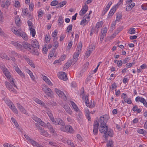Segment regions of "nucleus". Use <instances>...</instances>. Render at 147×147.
Masks as SVG:
<instances>
[{
    "mask_svg": "<svg viewBox=\"0 0 147 147\" xmlns=\"http://www.w3.org/2000/svg\"><path fill=\"white\" fill-rule=\"evenodd\" d=\"M109 117L108 115H105L100 116L99 120H98V118H96V121H94L93 125V133L94 135H96L97 134L99 125V122L100 124V127H103V125H106Z\"/></svg>",
    "mask_w": 147,
    "mask_h": 147,
    "instance_id": "nucleus-1",
    "label": "nucleus"
},
{
    "mask_svg": "<svg viewBox=\"0 0 147 147\" xmlns=\"http://www.w3.org/2000/svg\"><path fill=\"white\" fill-rule=\"evenodd\" d=\"M88 9V6L87 5H84L81 11L80 12V14L81 16H82L87 11Z\"/></svg>",
    "mask_w": 147,
    "mask_h": 147,
    "instance_id": "nucleus-16",
    "label": "nucleus"
},
{
    "mask_svg": "<svg viewBox=\"0 0 147 147\" xmlns=\"http://www.w3.org/2000/svg\"><path fill=\"white\" fill-rule=\"evenodd\" d=\"M38 130H39V132H40V133L41 135L45 131L44 129L43 128L41 127H40V126L38 127Z\"/></svg>",
    "mask_w": 147,
    "mask_h": 147,
    "instance_id": "nucleus-55",
    "label": "nucleus"
},
{
    "mask_svg": "<svg viewBox=\"0 0 147 147\" xmlns=\"http://www.w3.org/2000/svg\"><path fill=\"white\" fill-rule=\"evenodd\" d=\"M112 4V2L111 1L109 2L108 4L106 5V7L105 9L104 10V11H105V12H107L110 6Z\"/></svg>",
    "mask_w": 147,
    "mask_h": 147,
    "instance_id": "nucleus-31",
    "label": "nucleus"
},
{
    "mask_svg": "<svg viewBox=\"0 0 147 147\" xmlns=\"http://www.w3.org/2000/svg\"><path fill=\"white\" fill-rule=\"evenodd\" d=\"M128 32L130 34H134L135 33V29L133 28H130Z\"/></svg>",
    "mask_w": 147,
    "mask_h": 147,
    "instance_id": "nucleus-37",
    "label": "nucleus"
},
{
    "mask_svg": "<svg viewBox=\"0 0 147 147\" xmlns=\"http://www.w3.org/2000/svg\"><path fill=\"white\" fill-rule=\"evenodd\" d=\"M34 100L37 103L40 105L42 106H44L45 105V103L41 100L38 99L37 98H34Z\"/></svg>",
    "mask_w": 147,
    "mask_h": 147,
    "instance_id": "nucleus-20",
    "label": "nucleus"
},
{
    "mask_svg": "<svg viewBox=\"0 0 147 147\" xmlns=\"http://www.w3.org/2000/svg\"><path fill=\"white\" fill-rule=\"evenodd\" d=\"M34 6V4L33 3H31L30 4L29 8L30 11H32L33 10Z\"/></svg>",
    "mask_w": 147,
    "mask_h": 147,
    "instance_id": "nucleus-63",
    "label": "nucleus"
},
{
    "mask_svg": "<svg viewBox=\"0 0 147 147\" xmlns=\"http://www.w3.org/2000/svg\"><path fill=\"white\" fill-rule=\"evenodd\" d=\"M28 50L32 54L35 55H38L39 53L38 51L34 49V48L32 49L31 45L27 42H24L22 44V47Z\"/></svg>",
    "mask_w": 147,
    "mask_h": 147,
    "instance_id": "nucleus-2",
    "label": "nucleus"
},
{
    "mask_svg": "<svg viewBox=\"0 0 147 147\" xmlns=\"http://www.w3.org/2000/svg\"><path fill=\"white\" fill-rule=\"evenodd\" d=\"M66 3V2L65 1L61 2L58 6V7H62Z\"/></svg>",
    "mask_w": 147,
    "mask_h": 147,
    "instance_id": "nucleus-47",
    "label": "nucleus"
},
{
    "mask_svg": "<svg viewBox=\"0 0 147 147\" xmlns=\"http://www.w3.org/2000/svg\"><path fill=\"white\" fill-rule=\"evenodd\" d=\"M50 38L48 36L46 35L45 37V42L46 43H48L50 41Z\"/></svg>",
    "mask_w": 147,
    "mask_h": 147,
    "instance_id": "nucleus-64",
    "label": "nucleus"
},
{
    "mask_svg": "<svg viewBox=\"0 0 147 147\" xmlns=\"http://www.w3.org/2000/svg\"><path fill=\"white\" fill-rule=\"evenodd\" d=\"M66 142L67 144L69 145H70L71 147H74V145L73 143L71 142V141L70 140H67L65 141Z\"/></svg>",
    "mask_w": 147,
    "mask_h": 147,
    "instance_id": "nucleus-45",
    "label": "nucleus"
},
{
    "mask_svg": "<svg viewBox=\"0 0 147 147\" xmlns=\"http://www.w3.org/2000/svg\"><path fill=\"white\" fill-rule=\"evenodd\" d=\"M127 95L125 94L124 93H123L121 95V97L123 99L124 101H125V102H126L127 99Z\"/></svg>",
    "mask_w": 147,
    "mask_h": 147,
    "instance_id": "nucleus-44",
    "label": "nucleus"
},
{
    "mask_svg": "<svg viewBox=\"0 0 147 147\" xmlns=\"http://www.w3.org/2000/svg\"><path fill=\"white\" fill-rule=\"evenodd\" d=\"M101 129H99V131L101 133L105 134L107 133L108 130V127L106 125H103V127H100Z\"/></svg>",
    "mask_w": 147,
    "mask_h": 147,
    "instance_id": "nucleus-10",
    "label": "nucleus"
},
{
    "mask_svg": "<svg viewBox=\"0 0 147 147\" xmlns=\"http://www.w3.org/2000/svg\"><path fill=\"white\" fill-rule=\"evenodd\" d=\"M20 20V18L18 16H16L15 18V21L16 24L17 26H19V25Z\"/></svg>",
    "mask_w": 147,
    "mask_h": 147,
    "instance_id": "nucleus-26",
    "label": "nucleus"
},
{
    "mask_svg": "<svg viewBox=\"0 0 147 147\" xmlns=\"http://www.w3.org/2000/svg\"><path fill=\"white\" fill-rule=\"evenodd\" d=\"M7 88L11 92H16V90L13 88L14 86L11 85L9 83L7 82H5V83Z\"/></svg>",
    "mask_w": 147,
    "mask_h": 147,
    "instance_id": "nucleus-7",
    "label": "nucleus"
},
{
    "mask_svg": "<svg viewBox=\"0 0 147 147\" xmlns=\"http://www.w3.org/2000/svg\"><path fill=\"white\" fill-rule=\"evenodd\" d=\"M27 23L29 27V29L32 28L33 26V25L32 22L30 20H28L27 21Z\"/></svg>",
    "mask_w": 147,
    "mask_h": 147,
    "instance_id": "nucleus-57",
    "label": "nucleus"
},
{
    "mask_svg": "<svg viewBox=\"0 0 147 147\" xmlns=\"http://www.w3.org/2000/svg\"><path fill=\"white\" fill-rule=\"evenodd\" d=\"M55 91L59 97L63 98L64 100L66 99V96L62 91L57 88L55 89Z\"/></svg>",
    "mask_w": 147,
    "mask_h": 147,
    "instance_id": "nucleus-6",
    "label": "nucleus"
},
{
    "mask_svg": "<svg viewBox=\"0 0 147 147\" xmlns=\"http://www.w3.org/2000/svg\"><path fill=\"white\" fill-rule=\"evenodd\" d=\"M29 29L30 31V33L32 35V36L34 37L35 36L36 34L35 30L32 28H30Z\"/></svg>",
    "mask_w": 147,
    "mask_h": 147,
    "instance_id": "nucleus-39",
    "label": "nucleus"
},
{
    "mask_svg": "<svg viewBox=\"0 0 147 147\" xmlns=\"http://www.w3.org/2000/svg\"><path fill=\"white\" fill-rule=\"evenodd\" d=\"M72 25L71 24H70L69 25L67 28L66 31L67 32H69L70 31L72 30Z\"/></svg>",
    "mask_w": 147,
    "mask_h": 147,
    "instance_id": "nucleus-53",
    "label": "nucleus"
},
{
    "mask_svg": "<svg viewBox=\"0 0 147 147\" xmlns=\"http://www.w3.org/2000/svg\"><path fill=\"white\" fill-rule=\"evenodd\" d=\"M92 52L91 51H90V50L88 49L85 53V55L86 57V58H88L90 56V53Z\"/></svg>",
    "mask_w": 147,
    "mask_h": 147,
    "instance_id": "nucleus-46",
    "label": "nucleus"
},
{
    "mask_svg": "<svg viewBox=\"0 0 147 147\" xmlns=\"http://www.w3.org/2000/svg\"><path fill=\"white\" fill-rule=\"evenodd\" d=\"M32 119L34 120L38 123L40 121L41 119L39 118L36 117L34 116L32 117Z\"/></svg>",
    "mask_w": 147,
    "mask_h": 147,
    "instance_id": "nucleus-49",
    "label": "nucleus"
},
{
    "mask_svg": "<svg viewBox=\"0 0 147 147\" xmlns=\"http://www.w3.org/2000/svg\"><path fill=\"white\" fill-rule=\"evenodd\" d=\"M29 142L33 146H35L36 147H37L39 144L37 142L32 139L29 141Z\"/></svg>",
    "mask_w": 147,
    "mask_h": 147,
    "instance_id": "nucleus-23",
    "label": "nucleus"
},
{
    "mask_svg": "<svg viewBox=\"0 0 147 147\" xmlns=\"http://www.w3.org/2000/svg\"><path fill=\"white\" fill-rule=\"evenodd\" d=\"M58 1L57 0H54L52 1L51 3V5L52 6H55L57 5Z\"/></svg>",
    "mask_w": 147,
    "mask_h": 147,
    "instance_id": "nucleus-51",
    "label": "nucleus"
},
{
    "mask_svg": "<svg viewBox=\"0 0 147 147\" xmlns=\"http://www.w3.org/2000/svg\"><path fill=\"white\" fill-rule=\"evenodd\" d=\"M121 14H118L117 16L115 22L118 21V22L121 18Z\"/></svg>",
    "mask_w": 147,
    "mask_h": 147,
    "instance_id": "nucleus-48",
    "label": "nucleus"
},
{
    "mask_svg": "<svg viewBox=\"0 0 147 147\" xmlns=\"http://www.w3.org/2000/svg\"><path fill=\"white\" fill-rule=\"evenodd\" d=\"M22 12H23V15L24 16H26L28 13V9L26 8H25L24 9L22 10Z\"/></svg>",
    "mask_w": 147,
    "mask_h": 147,
    "instance_id": "nucleus-41",
    "label": "nucleus"
},
{
    "mask_svg": "<svg viewBox=\"0 0 147 147\" xmlns=\"http://www.w3.org/2000/svg\"><path fill=\"white\" fill-rule=\"evenodd\" d=\"M44 92L49 96L53 97V92L51 89L49 88L47 86L43 85L42 87Z\"/></svg>",
    "mask_w": 147,
    "mask_h": 147,
    "instance_id": "nucleus-3",
    "label": "nucleus"
},
{
    "mask_svg": "<svg viewBox=\"0 0 147 147\" xmlns=\"http://www.w3.org/2000/svg\"><path fill=\"white\" fill-rule=\"evenodd\" d=\"M31 47L32 49L34 48V49L38 51V49H39V45L38 42L35 39H34L31 41Z\"/></svg>",
    "mask_w": 147,
    "mask_h": 147,
    "instance_id": "nucleus-5",
    "label": "nucleus"
},
{
    "mask_svg": "<svg viewBox=\"0 0 147 147\" xmlns=\"http://www.w3.org/2000/svg\"><path fill=\"white\" fill-rule=\"evenodd\" d=\"M63 107L64 108L65 111L69 114L71 115L72 113V112L70 108L68 105H64Z\"/></svg>",
    "mask_w": 147,
    "mask_h": 147,
    "instance_id": "nucleus-18",
    "label": "nucleus"
},
{
    "mask_svg": "<svg viewBox=\"0 0 147 147\" xmlns=\"http://www.w3.org/2000/svg\"><path fill=\"white\" fill-rule=\"evenodd\" d=\"M45 81L46 82L47 84L51 86H52L53 85L52 82H51V81H50V80L48 78H47V79Z\"/></svg>",
    "mask_w": 147,
    "mask_h": 147,
    "instance_id": "nucleus-60",
    "label": "nucleus"
},
{
    "mask_svg": "<svg viewBox=\"0 0 147 147\" xmlns=\"http://www.w3.org/2000/svg\"><path fill=\"white\" fill-rule=\"evenodd\" d=\"M141 7L143 10H147V5H141Z\"/></svg>",
    "mask_w": 147,
    "mask_h": 147,
    "instance_id": "nucleus-62",
    "label": "nucleus"
},
{
    "mask_svg": "<svg viewBox=\"0 0 147 147\" xmlns=\"http://www.w3.org/2000/svg\"><path fill=\"white\" fill-rule=\"evenodd\" d=\"M116 6L117 5L113 6L112 8L111 9L108 16V18H110L113 16V13L116 10Z\"/></svg>",
    "mask_w": 147,
    "mask_h": 147,
    "instance_id": "nucleus-15",
    "label": "nucleus"
},
{
    "mask_svg": "<svg viewBox=\"0 0 147 147\" xmlns=\"http://www.w3.org/2000/svg\"><path fill=\"white\" fill-rule=\"evenodd\" d=\"M41 135L46 137H48L49 135L48 133L45 130L43 132Z\"/></svg>",
    "mask_w": 147,
    "mask_h": 147,
    "instance_id": "nucleus-58",
    "label": "nucleus"
},
{
    "mask_svg": "<svg viewBox=\"0 0 147 147\" xmlns=\"http://www.w3.org/2000/svg\"><path fill=\"white\" fill-rule=\"evenodd\" d=\"M72 63L71 61H69L65 65V67L66 68H68Z\"/></svg>",
    "mask_w": 147,
    "mask_h": 147,
    "instance_id": "nucleus-43",
    "label": "nucleus"
},
{
    "mask_svg": "<svg viewBox=\"0 0 147 147\" xmlns=\"http://www.w3.org/2000/svg\"><path fill=\"white\" fill-rule=\"evenodd\" d=\"M144 100V98H143L139 96L135 98V101L136 102H138L139 101L141 103L143 102Z\"/></svg>",
    "mask_w": 147,
    "mask_h": 147,
    "instance_id": "nucleus-21",
    "label": "nucleus"
},
{
    "mask_svg": "<svg viewBox=\"0 0 147 147\" xmlns=\"http://www.w3.org/2000/svg\"><path fill=\"white\" fill-rule=\"evenodd\" d=\"M70 103L73 107L74 110L76 111H78V108L76 105L72 101H70Z\"/></svg>",
    "mask_w": 147,
    "mask_h": 147,
    "instance_id": "nucleus-22",
    "label": "nucleus"
},
{
    "mask_svg": "<svg viewBox=\"0 0 147 147\" xmlns=\"http://www.w3.org/2000/svg\"><path fill=\"white\" fill-rule=\"evenodd\" d=\"M5 102L9 106H10L11 105L13 104V103L10 100L6 99L5 100Z\"/></svg>",
    "mask_w": 147,
    "mask_h": 147,
    "instance_id": "nucleus-52",
    "label": "nucleus"
},
{
    "mask_svg": "<svg viewBox=\"0 0 147 147\" xmlns=\"http://www.w3.org/2000/svg\"><path fill=\"white\" fill-rule=\"evenodd\" d=\"M89 19L90 17L88 16H87L86 15H85L84 16V19H83L81 21L80 24H82L84 23H85L86 22V18Z\"/></svg>",
    "mask_w": 147,
    "mask_h": 147,
    "instance_id": "nucleus-32",
    "label": "nucleus"
},
{
    "mask_svg": "<svg viewBox=\"0 0 147 147\" xmlns=\"http://www.w3.org/2000/svg\"><path fill=\"white\" fill-rule=\"evenodd\" d=\"M88 95H87L86 96L85 99V104L87 107L92 108L95 106V103L94 101H93V103L91 102V105H89V102L88 100Z\"/></svg>",
    "mask_w": 147,
    "mask_h": 147,
    "instance_id": "nucleus-8",
    "label": "nucleus"
},
{
    "mask_svg": "<svg viewBox=\"0 0 147 147\" xmlns=\"http://www.w3.org/2000/svg\"><path fill=\"white\" fill-rule=\"evenodd\" d=\"M0 57L3 59H6L7 60H9V58L7 55L5 53H2L0 55Z\"/></svg>",
    "mask_w": 147,
    "mask_h": 147,
    "instance_id": "nucleus-24",
    "label": "nucleus"
},
{
    "mask_svg": "<svg viewBox=\"0 0 147 147\" xmlns=\"http://www.w3.org/2000/svg\"><path fill=\"white\" fill-rule=\"evenodd\" d=\"M58 23L60 25L62 24L63 23V17L61 16H60L58 19Z\"/></svg>",
    "mask_w": 147,
    "mask_h": 147,
    "instance_id": "nucleus-54",
    "label": "nucleus"
},
{
    "mask_svg": "<svg viewBox=\"0 0 147 147\" xmlns=\"http://www.w3.org/2000/svg\"><path fill=\"white\" fill-rule=\"evenodd\" d=\"M54 42V48L53 49L55 50L58 46L59 43L57 41H55Z\"/></svg>",
    "mask_w": 147,
    "mask_h": 147,
    "instance_id": "nucleus-50",
    "label": "nucleus"
},
{
    "mask_svg": "<svg viewBox=\"0 0 147 147\" xmlns=\"http://www.w3.org/2000/svg\"><path fill=\"white\" fill-rule=\"evenodd\" d=\"M11 120L12 122L16 126V127H17L19 126V125L17 122L16 121V120L13 117L11 118Z\"/></svg>",
    "mask_w": 147,
    "mask_h": 147,
    "instance_id": "nucleus-42",
    "label": "nucleus"
},
{
    "mask_svg": "<svg viewBox=\"0 0 147 147\" xmlns=\"http://www.w3.org/2000/svg\"><path fill=\"white\" fill-rule=\"evenodd\" d=\"M24 58L30 66L34 68L35 67L32 61L30 60L29 58L27 57L26 56H24Z\"/></svg>",
    "mask_w": 147,
    "mask_h": 147,
    "instance_id": "nucleus-17",
    "label": "nucleus"
},
{
    "mask_svg": "<svg viewBox=\"0 0 147 147\" xmlns=\"http://www.w3.org/2000/svg\"><path fill=\"white\" fill-rule=\"evenodd\" d=\"M137 132L140 134H145V135L146 134V131L140 129H138L137 130Z\"/></svg>",
    "mask_w": 147,
    "mask_h": 147,
    "instance_id": "nucleus-28",
    "label": "nucleus"
},
{
    "mask_svg": "<svg viewBox=\"0 0 147 147\" xmlns=\"http://www.w3.org/2000/svg\"><path fill=\"white\" fill-rule=\"evenodd\" d=\"M80 53L79 52H76L74 54L73 57V59L75 60V62L77 60Z\"/></svg>",
    "mask_w": 147,
    "mask_h": 147,
    "instance_id": "nucleus-25",
    "label": "nucleus"
},
{
    "mask_svg": "<svg viewBox=\"0 0 147 147\" xmlns=\"http://www.w3.org/2000/svg\"><path fill=\"white\" fill-rule=\"evenodd\" d=\"M46 113L48 114L49 116L50 120L52 119H53V117L52 113H51V112L49 110H47L46 111Z\"/></svg>",
    "mask_w": 147,
    "mask_h": 147,
    "instance_id": "nucleus-33",
    "label": "nucleus"
},
{
    "mask_svg": "<svg viewBox=\"0 0 147 147\" xmlns=\"http://www.w3.org/2000/svg\"><path fill=\"white\" fill-rule=\"evenodd\" d=\"M19 36L22 37L25 40H27L28 39L27 35L24 32L19 33Z\"/></svg>",
    "mask_w": 147,
    "mask_h": 147,
    "instance_id": "nucleus-19",
    "label": "nucleus"
},
{
    "mask_svg": "<svg viewBox=\"0 0 147 147\" xmlns=\"http://www.w3.org/2000/svg\"><path fill=\"white\" fill-rule=\"evenodd\" d=\"M14 68L16 71L22 77H24L25 75L19 68L18 66H14Z\"/></svg>",
    "mask_w": 147,
    "mask_h": 147,
    "instance_id": "nucleus-13",
    "label": "nucleus"
},
{
    "mask_svg": "<svg viewBox=\"0 0 147 147\" xmlns=\"http://www.w3.org/2000/svg\"><path fill=\"white\" fill-rule=\"evenodd\" d=\"M57 121L55 123V124L59 125H61V126H63L65 125V123L63 121L59 118H57V119L56 120Z\"/></svg>",
    "mask_w": 147,
    "mask_h": 147,
    "instance_id": "nucleus-12",
    "label": "nucleus"
},
{
    "mask_svg": "<svg viewBox=\"0 0 147 147\" xmlns=\"http://www.w3.org/2000/svg\"><path fill=\"white\" fill-rule=\"evenodd\" d=\"M95 48V46L94 45H91L90 46L89 48L88 49L90 50V51L92 52L93 50Z\"/></svg>",
    "mask_w": 147,
    "mask_h": 147,
    "instance_id": "nucleus-56",
    "label": "nucleus"
},
{
    "mask_svg": "<svg viewBox=\"0 0 147 147\" xmlns=\"http://www.w3.org/2000/svg\"><path fill=\"white\" fill-rule=\"evenodd\" d=\"M113 142L112 141H109L107 144V147H113Z\"/></svg>",
    "mask_w": 147,
    "mask_h": 147,
    "instance_id": "nucleus-40",
    "label": "nucleus"
},
{
    "mask_svg": "<svg viewBox=\"0 0 147 147\" xmlns=\"http://www.w3.org/2000/svg\"><path fill=\"white\" fill-rule=\"evenodd\" d=\"M108 135L110 137H112L113 136V131L111 129H110L108 131Z\"/></svg>",
    "mask_w": 147,
    "mask_h": 147,
    "instance_id": "nucleus-59",
    "label": "nucleus"
},
{
    "mask_svg": "<svg viewBox=\"0 0 147 147\" xmlns=\"http://www.w3.org/2000/svg\"><path fill=\"white\" fill-rule=\"evenodd\" d=\"M107 28L106 27H105L101 29V34L104 35L106 36V33L107 32Z\"/></svg>",
    "mask_w": 147,
    "mask_h": 147,
    "instance_id": "nucleus-35",
    "label": "nucleus"
},
{
    "mask_svg": "<svg viewBox=\"0 0 147 147\" xmlns=\"http://www.w3.org/2000/svg\"><path fill=\"white\" fill-rule=\"evenodd\" d=\"M11 44L18 49L21 50L22 48V45L17 42L11 41Z\"/></svg>",
    "mask_w": 147,
    "mask_h": 147,
    "instance_id": "nucleus-11",
    "label": "nucleus"
},
{
    "mask_svg": "<svg viewBox=\"0 0 147 147\" xmlns=\"http://www.w3.org/2000/svg\"><path fill=\"white\" fill-rule=\"evenodd\" d=\"M60 129L62 131L66 132L73 133L74 132V129L72 127L69 125H67L65 126L64 125L61 126Z\"/></svg>",
    "mask_w": 147,
    "mask_h": 147,
    "instance_id": "nucleus-4",
    "label": "nucleus"
},
{
    "mask_svg": "<svg viewBox=\"0 0 147 147\" xmlns=\"http://www.w3.org/2000/svg\"><path fill=\"white\" fill-rule=\"evenodd\" d=\"M58 76L59 79L64 81L67 79L66 74L63 72H59L58 74Z\"/></svg>",
    "mask_w": 147,
    "mask_h": 147,
    "instance_id": "nucleus-9",
    "label": "nucleus"
},
{
    "mask_svg": "<svg viewBox=\"0 0 147 147\" xmlns=\"http://www.w3.org/2000/svg\"><path fill=\"white\" fill-rule=\"evenodd\" d=\"M82 47V43L81 42H80L79 43H78L77 48V49L78 50V52H79V53H80V51L81 50Z\"/></svg>",
    "mask_w": 147,
    "mask_h": 147,
    "instance_id": "nucleus-34",
    "label": "nucleus"
},
{
    "mask_svg": "<svg viewBox=\"0 0 147 147\" xmlns=\"http://www.w3.org/2000/svg\"><path fill=\"white\" fill-rule=\"evenodd\" d=\"M86 116L87 118L88 119L89 121H91V118L90 117V114L89 111L88 110L86 111Z\"/></svg>",
    "mask_w": 147,
    "mask_h": 147,
    "instance_id": "nucleus-38",
    "label": "nucleus"
},
{
    "mask_svg": "<svg viewBox=\"0 0 147 147\" xmlns=\"http://www.w3.org/2000/svg\"><path fill=\"white\" fill-rule=\"evenodd\" d=\"M135 5V3L133 2L127 4L126 7V10L127 11H130L134 6Z\"/></svg>",
    "mask_w": 147,
    "mask_h": 147,
    "instance_id": "nucleus-14",
    "label": "nucleus"
},
{
    "mask_svg": "<svg viewBox=\"0 0 147 147\" xmlns=\"http://www.w3.org/2000/svg\"><path fill=\"white\" fill-rule=\"evenodd\" d=\"M103 24V22L102 21L98 22L96 25V28L98 29L99 28L101 27Z\"/></svg>",
    "mask_w": 147,
    "mask_h": 147,
    "instance_id": "nucleus-29",
    "label": "nucleus"
},
{
    "mask_svg": "<svg viewBox=\"0 0 147 147\" xmlns=\"http://www.w3.org/2000/svg\"><path fill=\"white\" fill-rule=\"evenodd\" d=\"M8 79H9V81L10 82L11 84L13 86H14V87H16V88H17L16 86L14 84V79L11 78V76Z\"/></svg>",
    "mask_w": 147,
    "mask_h": 147,
    "instance_id": "nucleus-27",
    "label": "nucleus"
},
{
    "mask_svg": "<svg viewBox=\"0 0 147 147\" xmlns=\"http://www.w3.org/2000/svg\"><path fill=\"white\" fill-rule=\"evenodd\" d=\"M55 50L54 49H53L52 51H51L50 53V54L49 55L48 58L49 59H50L54 55V54L55 52Z\"/></svg>",
    "mask_w": 147,
    "mask_h": 147,
    "instance_id": "nucleus-30",
    "label": "nucleus"
},
{
    "mask_svg": "<svg viewBox=\"0 0 147 147\" xmlns=\"http://www.w3.org/2000/svg\"><path fill=\"white\" fill-rule=\"evenodd\" d=\"M11 30L15 34H18V35L19 36V33H20V32L18 31L16 28H12Z\"/></svg>",
    "mask_w": 147,
    "mask_h": 147,
    "instance_id": "nucleus-36",
    "label": "nucleus"
},
{
    "mask_svg": "<svg viewBox=\"0 0 147 147\" xmlns=\"http://www.w3.org/2000/svg\"><path fill=\"white\" fill-rule=\"evenodd\" d=\"M38 124L42 127H45L46 124L42 121L40 120Z\"/></svg>",
    "mask_w": 147,
    "mask_h": 147,
    "instance_id": "nucleus-61",
    "label": "nucleus"
}]
</instances>
